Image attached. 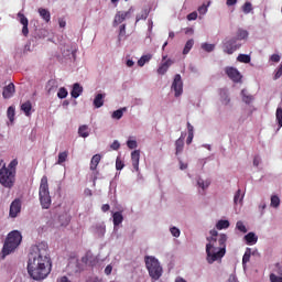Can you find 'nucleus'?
<instances>
[{
  "instance_id": "nucleus-1",
  "label": "nucleus",
  "mask_w": 282,
  "mask_h": 282,
  "mask_svg": "<svg viewBox=\"0 0 282 282\" xmlns=\"http://www.w3.org/2000/svg\"><path fill=\"white\" fill-rule=\"evenodd\" d=\"M29 276L34 281L47 279L52 272V258L47 242H40L32 247L26 267Z\"/></svg>"
},
{
  "instance_id": "nucleus-2",
  "label": "nucleus",
  "mask_w": 282,
  "mask_h": 282,
  "mask_svg": "<svg viewBox=\"0 0 282 282\" xmlns=\"http://www.w3.org/2000/svg\"><path fill=\"white\" fill-rule=\"evenodd\" d=\"M210 237H207L208 243L206 245L207 263L213 264L226 257V242L228 236L219 234L216 229L209 231Z\"/></svg>"
},
{
  "instance_id": "nucleus-3",
  "label": "nucleus",
  "mask_w": 282,
  "mask_h": 282,
  "mask_svg": "<svg viewBox=\"0 0 282 282\" xmlns=\"http://www.w3.org/2000/svg\"><path fill=\"white\" fill-rule=\"evenodd\" d=\"M21 241H23V236L18 230L9 232L2 248V259L14 252V249L21 246Z\"/></svg>"
},
{
  "instance_id": "nucleus-4",
  "label": "nucleus",
  "mask_w": 282,
  "mask_h": 282,
  "mask_svg": "<svg viewBox=\"0 0 282 282\" xmlns=\"http://www.w3.org/2000/svg\"><path fill=\"white\" fill-rule=\"evenodd\" d=\"M145 261V268L149 272V275L151 279L154 281H158L160 276H162V265H160V261L155 259L153 256H145L144 258Z\"/></svg>"
},
{
  "instance_id": "nucleus-5",
  "label": "nucleus",
  "mask_w": 282,
  "mask_h": 282,
  "mask_svg": "<svg viewBox=\"0 0 282 282\" xmlns=\"http://www.w3.org/2000/svg\"><path fill=\"white\" fill-rule=\"evenodd\" d=\"M40 203L42 208L48 209L52 206V196H50V184L47 183V176H43L40 183Z\"/></svg>"
},
{
  "instance_id": "nucleus-6",
  "label": "nucleus",
  "mask_w": 282,
  "mask_h": 282,
  "mask_svg": "<svg viewBox=\"0 0 282 282\" xmlns=\"http://www.w3.org/2000/svg\"><path fill=\"white\" fill-rule=\"evenodd\" d=\"M17 171H12L8 167H3L0 170V184L4 186V188H12L15 182Z\"/></svg>"
},
{
  "instance_id": "nucleus-7",
  "label": "nucleus",
  "mask_w": 282,
  "mask_h": 282,
  "mask_svg": "<svg viewBox=\"0 0 282 282\" xmlns=\"http://www.w3.org/2000/svg\"><path fill=\"white\" fill-rule=\"evenodd\" d=\"M238 40L232 37L230 40H225L223 43V50L226 54H235L239 47H241V43L237 42Z\"/></svg>"
},
{
  "instance_id": "nucleus-8",
  "label": "nucleus",
  "mask_w": 282,
  "mask_h": 282,
  "mask_svg": "<svg viewBox=\"0 0 282 282\" xmlns=\"http://www.w3.org/2000/svg\"><path fill=\"white\" fill-rule=\"evenodd\" d=\"M172 90L174 91L175 98H180L184 94V82H182V76L176 74L172 83Z\"/></svg>"
},
{
  "instance_id": "nucleus-9",
  "label": "nucleus",
  "mask_w": 282,
  "mask_h": 282,
  "mask_svg": "<svg viewBox=\"0 0 282 282\" xmlns=\"http://www.w3.org/2000/svg\"><path fill=\"white\" fill-rule=\"evenodd\" d=\"M134 10L133 7H131L128 11H119L115 15L113 25H120V23H123L127 19H130L131 14H133Z\"/></svg>"
},
{
  "instance_id": "nucleus-10",
  "label": "nucleus",
  "mask_w": 282,
  "mask_h": 282,
  "mask_svg": "<svg viewBox=\"0 0 282 282\" xmlns=\"http://www.w3.org/2000/svg\"><path fill=\"white\" fill-rule=\"evenodd\" d=\"M62 55L64 56L65 61H69L70 63L76 61V50L72 48L70 46H64V48H62Z\"/></svg>"
},
{
  "instance_id": "nucleus-11",
  "label": "nucleus",
  "mask_w": 282,
  "mask_h": 282,
  "mask_svg": "<svg viewBox=\"0 0 282 282\" xmlns=\"http://www.w3.org/2000/svg\"><path fill=\"white\" fill-rule=\"evenodd\" d=\"M19 213H21V199L15 198L10 205L9 216L14 218Z\"/></svg>"
},
{
  "instance_id": "nucleus-12",
  "label": "nucleus",
  "mask_w": 282,
  "mask_h": 282,
  "mask_svg": "<svg viewBox=\"0 0 282 282\" xmlns=\"http://www.w3.org/2000/svg\"><path fill=\"white\" fill-rule=\"evenodd\" d=\"M14 94H17V87L14 86V83H10L3 87L2 98H4V100H9V98H12Z\"/></svg>"
},
{
  "instance_id": "nucleus-13",
  "label": "nucleus",
  "mask_w": 282,
  "mask_h": 282,
  "mask_svg": "<svg viewBox=\"0 0 282 282\" xmlns=\"http://www.w3.org/2000/svg\"><path fill=\"white\" fill-rule=\"evenodd\" d=\"M18 19H20L21 25H23L22 28L23 36H28V34H30V30L28 29V25H30V21L25 18V14L21 12L18 13Z\"/></svg>"
},
{
  "instance_id": "nucleus-14",
  "label": "nucleus",
  "mask_w": 282,
  "mask_h": 282,
  "mask_svg": "<svg viewBox=\"0 0 282 282\" xmlns=\"http://www.w3.org/2000/svg\"><path fill=\"white\" fill-rule=\"evenodd\" d=\"M131 162L134 171H140V150H134L131 153Z\"/></svg>"
},
{
  "instance_id": "nucleus-15",
  "label": "nucleus",
  "mask_w": 282,
  "mask_h": 282,
  "mask_svg": "<svg viewBox=\"0 0 282 282\" xmlns=\"http://www.w3.org/2000/svg\"><path fill=\"white\" fill-rule=\"evenodd\" d=\"M37 12H39L41 19H43V21H45V23H50V21L52 19V14L50 13V10L40 8L37 10Z\"/></svg>"
},
{
  "instance_id": "nucleus-16",
  "label": "nucleus",
  "mask_w": 282,
  "mask_h": 282,
  "mask_svg": "<svg viewBox=\"0 0 282 282\" xmlns=\"http://www.w3.org/2000/svg\"><path fill=\"white\" fill-rule=\"evenodd\" d=\"M245 240L247 246H254L259 238L257 237V235H254V232H249L245 236Z\"/></svg>"
},
{
  "instance_id": "nucleus-17",
  "label": "nucleus",
  "mask_w": 282,
  "mask_h": 282,
  "mask_svg": "<svg viewBox=\"0 0 282 282\" xmlns=\"http://www.w3.org/2000/svg\"><path fill=\"white\" fill-rule=\"evenodd\" d=\"M113 226H120L122 221H124V216H122V212H116L112 214Z\"/></svg>"
},
{
  "instance_id": "nucleus-18",
  "label": "nucleus",
  "mask_w": 282,
  "mask_h": 282,
  "mask_svg": "<svg viewBox=\"0 0 282 282\" xmlns=\"http://www.w3.org/2000/svg\"><path fill=\"white\" fill-rule=\"evenodd\" d=\"M83 94V86L80 84L76 83L73 85V89L70 91L72 98H78Z\"/></svg>"
},
{
  "instance_id": "nucleus-19",
  "label": "nucleus",
  "mask_w": 282,
  "mask_h": 282,
  "mask_svg": "<svg viewBox=\"0 0 282 282\" xmlns=\"http://www.w3.org/2000/svg\"><path fill=\"white\" fill-rule=\"evenodd\" d=\"M102 156L100 154H95L90 160V171H96L98 165L100 164V160Z\"/></svg>"
},
{
  "instance_id": "nucleus-20",
  "label": "nucleus",
  "mask_w": 282,
  "mask_h": 282,
  "mask_svg": "<svg viewBox=\"0 0 282 282\" xmlns=\"http://www.w3.org/2000/svg\"><path fill=\"white\" fill-rule=\"evenodd\" d=\"M21 111H23L28 118L29 116H32V101H25L22 104Z\"/></svg>"
},
{
  "instance_id": "nucleus-21",
  "label": "nucleus",
  "mask_w": 282,
  "mask_h": 282,
  "mask_svg": "<svg viewBox=\"0 0 282 282\" xmlns=\"http://www.w3.org/2000/svg\"><path fill=\"white\" fill-rule=\"evenodd\" d=\"M227 76L234 82V83H241V76L240 72H227Z\"/></svg>"
},
{
  "instance_id": "nucleus-22",
  "label": "nucleus",
  "mask_w": 282,
  "mask_h": 282,
  "mask_svg": "<svg viewBox=\"0 0 282 282\" xmlns=\"http://www.w3.org/2000/svg\"><path fill=\"white\" fill-rule=\"evenodd\" d=\"M102 105H105V95H102V94L96 95V97L94 99V106L96 107V109H100V107H102Z\"/></svg>"
},
{
  "instance_id": "nucleus-23",
  "label": "nucleus",
  "mask_w": 282,
  "mask_h": 282,
  "mask_svg": "<svg viewBox=\"0 0 282 282\" xmlns=\"http://www.w3.org/2000/svg\"><path fill=\"white\" fill-rule=\"evenodd\" d=\"M241 96H242V102H246V105H250V102L254 100V97L248 94L247 89L241 90Z\"/></svg>"
},
{
  "instance_id": "nucleus-24",
  "label": "nucleus",
  "mask_w": 282,
  "mask_h": 282,
  "mask_svg": "<svg viewBox=\"0 0 282 282\" xmlns=\"http://www.w3.org/2000/svg\"><path fill=\"white\" fill-rule=\"evenodd\" d=\"M171 65H173V59H163L158 72H167Z\"/></svg>"
},
{
  "instance_id": "nucleus-25",
  "label": "nucleus",
  "mask_w": 282,
  "mask_h": 282,
  "mask_svg": "<svg viewBox=\"0 0 282 282\" xmlns=\"http://www.w3.org/2000/svg\"><path fill=\"white\" fill-rule=\"evenodd\" d=\"M252 254H254L252 252V249L251 248H247L246 251H245V254L242 257V265H243V268H246V263H250V257H252Z\"/></svg>"
},
{
  "instance_id": "nucleus-26",
  "label": "nucleus",
  "mask_w": 282,
  "mask_h": 282,
  "mask_svg": "<svg viewBox=\"0 0 282 282\" xmlns=\"http://www.w3.org/2000/svg\"><path fill=\"white\" fill-rule=\"evenodd\" d=\"M78 135L80 138H89V127L87 124H83L78 128Z\"/></svg>"
},
{
  "instance_id": "nucleus-27",
  "label": "nucleus",
  "mask_w": 282,
  "mask_h": 282,
  "mask_svg": "<svg viewBox=\"0 0 282 282\" xmlns=\"http://www.w3.org/2000/svg\"><path fill=\"white\" fill-rule=\"evenodd\" d=\"M248 31L243 29H238L237 34H236V40L237 41H246L248 39Z\"/></svg>"
},
{
  "instance_id": "nucleus-28",
  "label": "nucleus",
  "mask_w": 282,
  "mask_h": 282,
  "mask_svg": "<svg viewBox=\"0 0 282 282\" xmlns=\"http://www.w3.org/2000/svg\"><path fill=\"white\" fill-rule=\"evenodd\" d=\"M151 58H153L152 54L142 55L140 57V59L138 61V66L144 67V65H147V63H149V61H151Z\"/></svg>"
},
{
  "instance_id": "nucleus-29",
  "label": "nucleus",
  "mask_w": 282,
  "mask_h": 282,
  "mask_svg": "<svg viewBox=\"0 0 282 282\" xmlns=\"http://www.w3.org/2000/svg\"><path fill=\"white\" fill-rule=\"evenodd\" d=\"M195 45V40L191 39L185 43V46L183 48V54L186 56L193 50V46Z\"/></svg>"
},
{
  "instance_id": "nucleus-30",
  "label": "nucleus",
  "mask_w": 282,
  "mask_h": 282,
  "mask_svg": "<svg viewBox=\"0 0 282 282\" xmlns=\"http://www.w3.org/2000/svg\"><path fill=\"white\" fill-rule=\"evenodd\" d=\"M68 155L69 151L59 152L56 164H63L64 162H67Z\"/></svg>"
},
{
  "instance_id": "nucleus-31",
  "label": "nucleus",
  "mask_w": 282,
  "mask_h": 282,
  "mask_svg": "<svg viewBox=\"0 0 282 282\" xmlns=\"http://www.w3.org/2000/svg\"><path fill=\"white\" fill-rule=\"evenodd\" d=\"M217 230H226V228H230V221L228 220H218L216 224Z\"/></svg>"
},
{
  "instance_id": "nucleus-32",
  "label": "nucleus",
  "mask_w": 282,
  "mask_h": 282,
  "mask_svg": "<svg viewBox=\"0 0 282 282\" xmlns=\"http://www.w3.org/2000/svg\"><path fill=\"white\" fill-rule=\"evenodd\" d=\"M105 232H107V227L105 226V224L96 226V234L98 235V237H105Z\"/></svg>"
},
{
  "instance_id": "nucleus-33",
  "label": "nucleus",
  "mask_w": 282,
  "mask_h": 282,
  "mask_svg": "<svg viewBox=\"0 0 282 282\" xmlns=\"http://www.w3.org/2000/svg\"><path fill=\"white\" fill-rule=\"evenodd\" d=\"M7 116L10 120V122H14V116H15V109H14V106H10L7 110Z\"/></svg>"
},
{
  "instance_id": "nucleus-34",
  "label": "nucleus",
  "mask_w": 282,
  "mask_h": 282,
  "mask_svg": "<svg viewBox=\"0 0 282 282\" xmlns=\"http://www.w3.org/2000/svg\"><path fill=\"white\" fill-rule=\"evenodd\" d=\"M175 147H176V155L177 153H182V151H184V140L182 138L177 139L175 142Z\"/></svg>"
},
{
  "instance_id": "nucleus-35",
  "label": "nucleus",
  "mask_w": 282,
  "mask_h": 282,
  "mask_svg": "<svg viewBox=\"0 0 282 282\" xmlns=\"http://www.w3.org/2000/svg\"><path fill=\"white\" fill-rule=\"evenodd\" d=\"M197 184H198L199 188H202L203 191H206V188H208V186H210V181L209 180L204 181L202 178H198Z\"/></svg>"
},
{
  "instance_id": "nucleus-36",
  "label": "nucleus",
  "mask_w": 282,
  "mask_h": 282,
  "mask_svg": "<svg viewBox=\"0 0 282 282\" xmlns=\"http://www.w3.org/2000/svg\"><path fill=\"white\" fill-rule=\"evenodd\" d=\"M251 57L248 54H239L237 57L238 63H250Z\"/></svg>"
},
{
  "instance_id": "nucleus-37",
  "label": "nucleus",
  "mask_w": 282,
  "mask_h": 282,
  "mask_svg": "<svg viewBox=\"0 0 282 282\" xmlns=\"http://www.w3.org/2000/svg\"><path fill=\"white\" fill-rule=\"evenodd\" d=\"M243 202V195H241V189H238L234 196V204H241Z\"/></svg>"
},
{
  "instance_id": "nucleus-38",
  "label": "nucleus",
  "mask_w": 282,
  "mask_h": 282,
  "mask_svg": "<svg viewBox=\"0 0 282 282\" xmlns=\"http://www.w3.org/2000/svg\"><path fill=\"white\" fill-rule=\"evenodd\" d=\"M280 205H281V199L279 198V196L276 195L271 196V206L273 208H279Z\"/></svg>"
},
{
  "instance_id": "nucleus-39",
  "label": "nucleus",
  "mask_w": 282,
  "mask_h": 282,
  "mask_svg": "<svg viewBox=\"0 0 282 282\" xmlns=\"http://www.w3.org/2000/svg\"><path fill=\"white\" fill-rule=\"evenodd\" d=\"M124 111H127V108L118 109V110L113 111L112 118H115L116 120H120V118H122Z\"/></svg>"
},
{
  "instance_id": "nucleus-40",
  "label": "nucleus",
  "mask_w": 282,
  "mask_h": 282,
  "mask_svg": "<svg viewBox=\"0 0 282 282\" xmlns=\"http://www.w3.org/2000/svg\"><path fill=\"white\" fill-rule=\"evenodd\" d=\"M242 12H243L245 14H250V12H252V3L246 2V3L242 6Z\"/></svg>"
},
{
  "instance_id": "nucleus-41",
  "label": "nucleus",
  "mask_w": 282,
  "mask_h": 282,
  "mask_svg": "<svg viewBox=\"0 0 282 282\" xmlns=\"http://www.w3.org/2000/svg\"><path fill=\"white\" fill-rule=\"evenodd\" d=\"M275 118L278 121L279 127H282V108H278L275 112Z\"/></svg>"
},
{
  "instance_id": "nucleus-42",
  "label": "nucleus",
  "mask_w": 282,
  "mask_h": 282,
  "mask_svg": "<svg viewBox=\"0 0 282 282\" xmlns=\"http://www.w3.org/2000/svg\"><path fill=\"white\" fill-rule=\"evenodd\" d=\"M202 50H204L205 52H214L215 44L203 43Z\"/></svg>"
},
{
  "instance_id": "nucleus-43",
  "label": "nucleus",
  "mask_w": 282,
  "mask_h": 282,
  "mask_svg": "<svg viewBox=\"0 0 282 282\" xmlns=\"http://www.w3.org/2000/svg\"><path fill=\"white\" fill-rule=\"evenodd\" d=\"M236 228L240 231V232H248V229L246 228V225H243V221L239 220L236 224Z\"/></svg>"
},
{
  "instance_id": "nucleus-44",
  "label": "nucleus",
  "mask_w": 282,
  "mask_h": 282,
  "mask_svg": "<svg viewBox=\"0 0 282 282\" xmlns=\"http://www.w3.org/2000/svg\"><path fill=\"white\" fill-rule=\"evenodd\" d=\"M67 89L62 87L58 89L57 97L63 100V98H67Z\"/></svg>"
},
{
  "instance_id": "nucleus-45",
  "label": "nucleus",
  "mask_w": 282,
  "mask_h": 282,
  "mask_svg": "<svg viewBox=\"0 0 282 282\" xmlns=\"http://www.w3.org/2000/svg\"><path fill=\"white\" fill-rule=\"evenodd\" d=\"M148 17H149V13H147V11H144L143 13L137 14L135 23H138V22H140L142 20H147Z\"/></svg>"
},
{
  "instance_id": "nucleus-46",
  "label": "nucleus",
  "mask_w": 282,
  "mask_h": 282,
  "mask_svg": "<svg viewBox=\"0 0 282 282\" xmlns=\"http://www.w3.org/2000/svg\"><path fill=\"white\" fill-rule=\"evenodd\" d=\"M220 95L225 96V98L223 99L224 105H229L230 98L228 97V93L226 90L221 89Z\"/></svg>"
},
{
  "instance_id": "nucleus-47",
  "label": "nucleus",
  "mask_w": 282,
  "mask_h": 282,
  "mask_svg": "<svg viewBox=\"0 0 282 282\" xmlns=\"http://www.w3.org/2000/svg\"><path fill=\"white\" fill-rule=\"evenodd\" d=\"M128 149H138V141L135 140H128L127 141Z\"/></svg>"
},
{
  "instance_id": "nucleus-48",
  "label": "nucleus",
  "mask_w": 282,
  "mask_h": 282,
  "mask_svg": "<svg viewBox=\"0 0 282 282\" xmlns=\"http://www.w3.org/2000/svg\"><path fill=\"white\" fill-rule=\"evenodd\" d=\"M19 165V161L17 159H13L10 163H9V171H15L14 169H17V166Z\"/></svg>"
},
{
  "instance_id": "nucleus-49",
  "label": "nucleus",
  "mask_w": 282,
  "mask_h": 282,
  "mask_svg": "<svg viewBox=\"0 0 282 282\" xmlns=\"http://www.w3.org/2000/svg\"><path fill=\"white\" fill-rule=\"evenodd\" d=\"M269 279H270L271 282H282V276H278V275L274 274V273H271V274L269 275Z\"/></svg>"
},
{
  "instance_id": "nucleus-50",
  "label": "nucleus",
  "mask_w": 282,
  "mask_h": 282,
  "mask_svg": "<svg viewBox=\"0 0 282 282\" xmlns=\"http://www.w3.org/2000/svg\"><path fill=\"white\" fill-rule=\"evenodd\" d=\"M116 169L117 171H122L124 169V163L119 159L116 161Z\"/></svg>"
},
{
  "instance_id": "nucleus-51",
  "label": "nucleus",
  "mask_w": 282,
  "mask_h": 282,
  "mask_svg": "<svg viewBox=\"0 0 282 282\" xmlns=\"http://www.w3.org/2000/svg\"><path fill=\"white\" fill-rule=\"evenodd\" d=\"M270 61H271V63H279L281 61V55L273 54V55H271Z\"/></svg>"
},
{
  "instance_id": "nucleus-52",
  "label": "nucleus",
  "mask_w": 282,
  "mask_h": 282,
  "mask_svg": "<svg viewBox=\"0 0 282 282\" xmlns=\"http://www.w3.org/2000/svg\"><path fill=\"white\" fill-rule=\"evenodd\" d=\"M127 34V24H121L119 30V36H124Z\"/></svg>"
},
{
  "instance_id": "nucleus-53",
  "label": "nucleus",
  "mask_w": 282,
  "mask_h": 282,
  "mask_svg": "<svg viewBox=\"0 0 282 282\" xmlns=\"http://www.w3.org/2000/svg\"><path fill=\"white\" fill-rule=\"evenodd\" d=\"M197 19V12H192L189 14H187V21H196Z\"/></svg>"
},
{
  "instance_id": "nucleus-54",
  "label": "nucleus",
  "mask_w": 282,
  "mask_h": 282,
  "mask_svg": "<svg viewBox=\"0 0 282 282\" xmlns=\"http://www.w3.org/2000/svg\"><path fill=\"white\" fill-rule=\"evenodd\" d=\"M110 149H112V151H118V149H120V142L113 141L110 145Z\"/></svg>"
},
{
  "instance_id": "nucleus-55",
  "label": "nucleus",
  "mask_w": 282,
  "mask_h": 282,
  "mask_svg": "<svg viewBox=\"0 0 282 282\" xmlns=\"http://www.w3.org/2000/svg\"><path fill=\"white\" fill-rule=\"evenodd\" d=\"M198 12L199 14H206V12H208V7H206L205 4L200 6L198 8Z\"/></svg>"
},
{
  "instance_id": "nucleus-56",
  "label": "nucleus",
  "mask_w": 282,
  "mask_h": 282,
  "mask_svg": "<svg viewBox=\"0 0 282 282\" xmlns=\"http://www.w3.org/2000/svg\"><path fill=\"white\" fill-rule=\"evenodd\" d=\"M170 231L173 235V237H180V230L176 227H172Z\"/></svg>"
},
{
  "instance_id": "nucleus-57",
  "label": "nucleus",
  "mask_w": 282,
  "mask_h": 282,
  "mask_svg": "<svg viewBox=\"0 0 282 282\" xmlns=\"http://www.w3.org/2000/svg\"><path fill=\"white\" fill-rule=\"evenodd\" d=\"M112 270H113V267H111V264H108L105 269V274L107 275L111 274Z\"/></svg>"
},
{
  "instance_id": "nucleus-58",
  "label": "nucleus",
  "mask_w": 282,
  "mask_h": 282,
  "mask_svg": "<svg viewBox=\"0 0 282 282\" xmlns=\"http://www.w3.org/2000/svg\"><path fill=\"white\" fill-rule=\"evenodd\" d=\"M110 208H111V206H109V204H104V205L101 206L102 213H108V210H110Z\"/></svg>"
},
{
  "instance_id": "nucleus-59",
  "label": "nucleus",
  "mask_w": 282,
  "mask_h": 282,
  "mask_svg": "<svg viewBox=\"0 0 282 282\" xmlns=\"http://www.w3.org/2000/svg\"><path fill=\"white\" fill-rule=\"evenodd\" d=\"M261 164V159L259 156L253 158V166H259Z\"/></svg>"
},
{
  "instance_id": "nucleus-60",
  "label": "nucleus",
  "mask_w": 282,
  "mask_h": 282,
  "mask_svg": "<svg viewBox=\"0 0 282 282\" xmlns=\"http://www.w3.org/2000/svg\"><path fill=\"white\" fill-rule=\"evenodd\" d=\"M194 133H188L186 144H191L193 142Z\"/></svg>"
},
{
  "instance_id": "nucleus-61",
  "label": "nucleus",
  "mask_w": 282,
  "mask_h": 282,
  "mask_svg": "<svg viewBox=\"0 0 282 282\" xmlns=\"http://www.w3.org/2000/svg\"><path fill=\"white\" fill-rule=\"evenodd\" d=\"M265 208H267L265 203H261V204L259 205V210H260L261 215H263V210H265Z\"/></svg>"
},
{
  "instance_id": "nucleus-62",
  "label": "nucleus",
  "mask_w": 282,
  "mask_h": 282,
  "mask_svg": "<svg viewBox=\"0 0 282 282\" xmlns=\"http://www.w3.org/2000/svg\"><path fill=\"white\" fill-rule=\"evenodd\" d=\"M187 131L188 133H194V128L193 124H191V122H187Z\"/></svg>"
},
{
  "instance_id": "nucleus-63",
  "label": "nucleus",
  "mask_w": 282,
  "mask_h": 282,
  "mask_svg": "<svg viewBox=\"0 0 282 282\" xmlns=\"http://www.w3.org/2000/svg\"><path fill=\"white\" fill-rule=\"evenodd\" d=\"M86 282H100L98 278H89Z\"/></svg>"
},
{
  "instance_id": "nucleus-64",
  "label": "nucleus",
  "mask_w": 282,
  "mask_h": 282,
  "mask_svg": "<svg viewBox=\"0 0 282 282\" xmlns=\"http://www.w3.org/2000/svg\"><path fill=\"white\" fill-rule=\"evenodd\" d=\"M175 282H186V280L184 278L177 276L175 279Z\"/></svg>"
}]
</instances>
